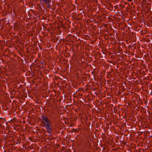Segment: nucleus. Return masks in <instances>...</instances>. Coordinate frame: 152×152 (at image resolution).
<instances>
[{
	"label": "nucleus",
	"instance_id": "obj_5",
	"mask_svg": "<svg viewBox=\"0 0 152 152\" xmlns=\"http://www.w3.org/2000/svg\"><path fill=\"white\" fill-rule=\"evenodd\" d=\"M49 4H47V6L48 8H50V7L51 6Z\"/></svg>",
	"mask_w": 152,
	"mask_h": 152
},
{
	"label": "nucleus",
	"instance_id": "obj_6",
	"mask_svg": "<svg viewBox=\"0 0 152 152\" xmlns=\"http://www.w3.org/2000/svg\"><path fill=\"white\" fill-rule=\"evenodd\" d=\"M129 2H130L132 1V0H127Z\"/></svg>",
	"mask_w": 152,
	"mask_h": 152
},
{
	"label": "nucleus",
	"instance_id": "obj_2",
	"mask_svg": "<svg viewBox=\"0 0 152 152\" xmlns=\"http://www.w3.org/2000/svg\"><path fill=\"white\" fill-rule=\"evenodd\" d=\"M51 1V0H39V2L41 4H43L44 3L46 4H50Z\"/></svg>",
	"mask_w": 152,
	"mask_h": 152
},
{
	"label": "nucleus",
	"instance_id": "obj_3",
	"mask_svg": "<svg viewBox=\"0 0 152 152\" xmlns=\"http://www.w3.org/2000/svg\"><path fill=\"white\" fill-rule=\"evenodd\" d=\"M44 61H40L39 62V64L40 66L41 67H44Z\"/></svg>",
	"mask_w": 152,
	"mask_h": 152
},
{
	"label": "nucleus",
	"instance_id": "obj_1",
	"mask_svg": "<svg viewBox=\"0 0 152 152\" xmlns=\"http://www.w3.org/2000/svg\"><path fill=\"white\" fill-rule=\"evenodd\" d=\"M41 122L44 125L47 131L49 132H50L51 131V128L50 124L48 117L45 116L44 115H42L41 116Z\"/></svg>",
	"mask_w": 152,
	"mask_h": 152
},
{
	"label": "nucleus",
	"instance_id": "obj_4",
	"mask_svg": "<svg viewBox=\"0 0 152 152\" xmlns=\"http://www.w3.org/2000/svg\"><path fill=\"white\" fill-rule=\"evenodd\" d=\"M19 128V126L17 125H15L14 127V129L15 130H18Z\"/></svg>",
	"mask_w": 152,
	"mask_h": 152
}]
</instances>
